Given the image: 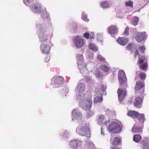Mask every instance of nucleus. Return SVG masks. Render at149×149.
<instances>
[{"mask_svg":"<svg viewBox=\"0 0 149 149\" xmlns=\"http://www.w3.org/2000/svg\"><path fill=\"white\" fill-rule=\"evenodd\" d=\"M145 58L144 57H139L138 64H141L143 63Z\"/></svg>","mask_w":149,"mask_h":149,"instance_id":"31","label":"nucleus"},{"mask_svg":"<svg viewBox=\"0 0 149 149\" xmlns=\"http://www.w3.org/2000/svg\"><path fill=\"white\" fill-rule=\"evenodd\" d=\"M81 108L86 111L89 110L92 105V101L90 98H87V99L83 101L81 103Z\"/></svg>","mask_w":149,"mask_h":149,"instance_id":"5","label":"nucleus"},{"mask_svg":"<svg viewBox=\"0 0 149 149\" xmlns=\"http://www.w3.org/2000/svg\"><path fill=\"white\" fill-rule=\"evenodd\" d=\"M50 57L49 56H47L44 59V61L45 62H48L50 60Z\"/></svg>","mask_w":149,"mask_h":149,"instance_id":"44","label":"nucleus"},{"mask_svg":"<svg viewBox=\"0 0 149 149\" xmlns=\"http://www.w3.org/2000/svg\"><path fill=\"white\" fill-rule=\"evenodd\" d=\"M101 87L102 88H105V86L104 85H102Z\"/></svg>","mask_w":149,"mask_h":149,"instance_id":"51","label":"nucleus"},{"mask_svg":"<svg viewBox=\"0 0 149 149\" xmlns=\"http://www.w3.org/2000/svg\"><path fill=\"white\" fill-rule=\"evenodd\" d=\"M101 70L106 72H108L109 70V68L107 66L103 65H101L100 67Z\"/></svg>","mask_w":149,"mask_h":149,"instance_id":"25","label":"nucleus"},{"mask_svg":"<svg viewBox=\"0 0 149 149\" xmlns=\"http://www.w3.org/2000/svg\"><path fill=\"white\" fill-rule=\"evenodd\" d=\"M142 97H136L134 102V105L137 108L140 107L142 103Z\"/></svg>","mask_w":149,"mask_h":149,"instance_id":"12","label":"nucleus"},{"mask_svg":"<svg viewBox=\"0 0 149 149\" xmlns=\"http://www.w3.org/2000/svg\"><path fill=\"white\" fill-rule=\"evenodd\" d=\"M138 123H136L132 129V131L134 133H142V129L143 127L142 126H138Z\"/></svg>","mask_w":149,"mask_h":149,"instance_id":"10","label":"nucleus"},{"mask_svg":"<svg viewBox=\"0 0 149 149\" xmlns=\"http://www.w3.org/2000/svg\"><path fill=\"white\" fill-rule=\"evenodd\" d=\"M139 18L137 17H133L132 19V21L133 25L134 26L136 25L139 22Z\"/></svg>","mask_w":149,"mask_h":149,"instance_id":"27","label":"nucleus"},{"mask_svg":"<svg viewBox=\"0 0 149 149\" xmlns=\"http://www.w3.org/2000/svg\"><path fill=\"white\" fill-rule=\"evenodd\" d=\"M146 74L145 73L142 72L139 74V77L142 80H144L146 78Z\"/></svg>","mask_w":149,"mask_h":149,"instance_id":"30","label":"nucleus"},{"mask_svg":"<svg viewBox=\"0 0 149 149\" xmlns=\"http://www.w3.org/2000/svg\"><path fill=\"white\" fill-rule=\"evenodd\" d=\"M144 86V82L143 83L140 81H137L136 83L135 88V92L137 93V92L141 90Z\"/></svg>","mask_w":149,"mask_h":149,"instance_id":"14","label":"nucleus"},{"mask_svg":"<svg viewBox=\"0 0 149 149\" xmlns=\"http://www.w3.org/2000/svg\"><path fill=\"white\" fill-rule=\"evenodd\" d=\"M141 139V135L139 134H136L134 135L133 137V140L136 142H139Z\"/></svg>","mask_w":149,"mask_h":149,"instance_id":"24","label":"nucleus"},{"mask_svg":"<svg viewBox=\"0 0 149 149\" xmlns=\"http://www.w3.org/2000/svg\"><path fill=\"white\" fill-rule=\"evenodd\" d=\"M77 142L76 140L72 141L70 142V145L74 146H77Z\"/></svg>","mask_w":149,"mask_h":149,"instance_id":"39","label":"nucleus"},{"mask_svg":"<svg viewBox=\"0 0 149 149\" xmlns=\"http://www.w3.org/2000/svg\"><path fill=\"white\" fill-rule=\"evenodd\" d=\"M76 132L82 136L89 137L90 135V129L86 125L77 128Z\"/></svg>","mask_w":149,"mask_h":149,"instance_id":"1","label":"nucleus"},{"mask_svg":"<svg viewBox=\"0 0 149 149\" xmlns=\"http://www.w3.org/2000/svg\"><path fill=\"white\" fill-rule=\"evenodd\" d=\"M118 80L120 84V86L127 85V79L125 72L119 71L118 72Z\"/></svg>","mask_w":149,"mask_h":149,"instance_id":"3","label":"nucleus"},{"mask_svg":"<svg viewBox=\"0 0 149 149\" xmlns=\"http://www.w3.org/2000/svg\"><path fill=\"white\" fill-rule=\"evenodd\" d=\"M119 100L121 102L127 94V91L125 88H120L118 89L117 91Z\"/></svg>","mask_w":149,"mask_h":149,"instance_id":"6","label":"nucleus"},{"mask_svg":"<svg viewBox=\"0 0 149 149\" xmlns=\"http://www.w3.org/2000/svg\"><path fill=\"white\" fill-rule=\"evenodd\" d=\"M103 100V98L101 96H98L95 97L93 100V102L96 103L101 102Z\"/></svg>","mask_w":149,"mask_h":149,"instance_id":"21","label":"nucleus"},{"mask_svg":"<svg viewBox=\"0 0 149 149\" xmlns=\"http://www.w3.org/2000/svg\"><path fill=\"white\" fill-rule=\"evenodd\" d=\"M104 116L103 115H100L98 116L97 120L99 122H101L104 119Z\"/></svg>","mask_w":149,"mask_h":149,"instance_id":"34","label":"nucleus"},{"mask_svg":"<svg viewBox=\"0 0 149 149\" xmlns=\"http://www.w3.org/2000/svg\"><path fill=\"white\" fill-rule=\"evenodd\" d=\"M129 28L128 27H126L125 31L124 32V34L128 35L129 34Z\"/></svg>","mask_w":149,"mask_h":149,"instance_id":"41","label":"nucleus"},{"mask_svg":"<svg viewBox=\"0 0 149 149\" xmlns=\"http://www.w3.org/2000/svg\"><path fill=\"white\" fill-rule=\"evenodd\" d=\"M77 57L79 58V57H80L81 58V59L82 58V55L80 54H77Z\"/></svg>","mask_w":149,"mask_h":149,"instance_id":"48","label":"nucleus"},{"mask_svg":"<svg viewBox=\"0 0 149 149\" xmlns=\"http://www.w3.org/2000/svg\"><path fill=\"white\" fill-rule=\"evenodd\" d=\"M100 5L103 8H107L109 7V5L106 1H101L100 3Z\"/></svg>","mask_w":149,"mask_h":149,"instance_id":"28","label":"nucleus"},{"mask_svg":"<svg viewBox=\"0 0 149 149\" xmlns=\"http://www.w3.org/2000/svg\"><path fill=\"white\" fill-rule=\"evenodd\" d=\"M147 65L145 63L141 65L140 67V68L143 70L145 69Z\"/></svg>","mask_w":149,"mask_h":149,"instance_id":"42","label":"nucleus"},{"mask_svg":"<svg viewBox=\"0 0 149 149\" xmlns=\"http://www.w3.org/2000/svg\"><path fill=\"white\" fill-rule=\"evenodd\" d=\"M109 28L108 32L111 34H114L117 29V28L115 25L111 26H109Z\"/></svg>","mask_w":149,"mask_h":149,"instance_id":"16","label":"nucleus"},{"mask_svg":"<svg viewBox=\"0 0 149 149\" xmlns=\"http://www.w3.org/2000/svg\"><path fill=\"white\" fill-rule=\"evenodd\" d=\"M128 115L133 118H137L139 115V113L134 111H130L127 113Z\"/></svg>","mask_w":149,"mask_h":149,"instance_id":"18","label":"nucleus"},{"mask_svg":"<svg viewBox=\"0 0 149 149\" xmlns=\"http://www.w3.org/2000/svg\"><path fill=\"white\" fill-rule=\"evenodd\" d=\"M101 133L102 134H104V133L102 132V128H101Z\"/></svg>","mask_w":149,"mask_h":149,"instance_id":"49","label":"nucleus"},{"mask_svg":"<svg viewBox=\"0 0 149 149\" xmlns=\"http://www.w3.org/2000/svg\"><path fill=\"white\" fill-rule=\"evenodd\" d=\"M84 37L85 38L88 39H94V36L93 34L92 35L90 34L88 32H86L84 34Z\"/></svg>","mask_w":149,"mask_h":149,"instance_id":"22","label":"nucleus"},{"mask_svg":"<svg viewBox=\"0 0 149 149\" xmlns=\"http://www.w3.org/2000/svg\"><path fill=\"white\" fill-rule=\"evenodd\" d=\"M78 90L79 92H83L85 91V85L83 83L79 84L77 87Z\"/></svg>","mask_w":149,"mask_h":149,"instance_id":"20","label":"nucleus"},{"mask_svg":"<svg viewBox=\"0 0 149 149\" xmlns=\"http://www.w3.org/2000/svg\"><path fill=\"white\" fill-rule=\"evenodd\" d=\"M139 49L141 52V53L143 54L146 48L143 45L139 47Z\"/></svg>","mask_w":149,"mask_h":149,"instance_id":"37","label":"nucleus"},{"mask_svg":"<svg viewBox=\"0 0 149 149\" xmlns=\"http://www.w3.org/2000/svg\"><path fill=\"white\" fill-rule=\"evenodd\" d=\"M31 7L33 9L36 10L35 11V12L36 13H41L45 12L46 10L45 8L42 9V6L38 3L36 5L35 4L34 5H33Z\"/></svg>","mask_w":149,"mask_h":149,"instance_id":"9","label":"nucleus"},{"mask_svg":"<svg viewBox=\"0 0 149 149\" xmlns=\"http://www.w3.org/2000/svg\"><path fill=\"white\" fill-rule=\"evenodd\" d=\"M129 39L124 37H119L117 40V42L120 45H125L128 42Z\"/></svg>","mask_w":149,"mask_h":149,"instance_id":"13","label":"nucleus"},{"mask_svg":"<svg viewBox=\"0 0 149 149\" xmlns=\"http://www.w3.org/2000/svg\"><path fill=\"white\" fill-rule=\"evenodd\" d=\"M34 1V0H24V2L26 5L28 6L33 2Z\"/></svg>","mask_w":149,"mask_h":149,"instance_id":"33","label":"nucleus"},{"mask_svg":"<svg viewBox=\"0 0 149 149\" xmlns=\"http://www.w3.org/2000/svg\"><path fill=\"white\" fill-rule=\"evenodd\" d=\"M73 28L74 29H76L77 26V25L76 23H73L72 24V25Z\"/></svg>","mask_w":149,"mask_h":149,"instance_id":"45","label":"nucleus"},{"mask_svg":"<svg viewBox=\"0 0 149 149\" xmlns=\"http://www.w3.org/2000/svg\"><path fill=\"white\" fill-rule=\"evenodd\" d=\"M74 42L76 46L78 48L82 47L84 44V40L79 36L75 38Z\"/></svg>","mask_w":149,"mask_h":149,"instance_id":"8","label":"nucleus"},{"mask_svg":"<svg viewBox=\"0 0 149 149\" xmlns=\"http://www.w3.org/2000/svg\"><path fill=\"white\" fill-rule=\"evenodd\" d=\"M93 112L91 111H90L89 112H87L86 114V116L88 118H90V117L94 115Z\"/></svg>","mask_w":149,"mask_h":149,"instance_id":"35","label":"nucleus"},{"mask_svg":"<svg viewBox=\"0 0 149 149\" xmlns=\"http://www.w3.org/2000/svg\"><path fill=\"white\" fill-rule=\"evenodd\" d=\"M137 56H139L140 54L139 53V50L136 49L134 53V56L136 57Z\"/></svg>","mask_w":149,"mask_h":149,"instance_id":"43","label":"nucleus"},{"mask_svg":"<svg viewBox=\"0 0 149 149\" xmlns=\"http://www.w3.org/2000/svg\"><path fill=\"white\" fill-rule=\"evenodd\" d=\"M111 149H120V148H119L118 147L116 146L111 147Z\"/></svg>","mask_w":149,"mask_h":149,"instance_id":"46","label":"nucleus"},{"mask_svg":"<svg viewBox=\"0 0 149 149\" xmlns=\"http://www.w3.org/2000/svg\"><path fill=\"white\" fill-rule=\"evenodd\" d=\"M125 5L126 6H130L132 8L133 7V3L131 1L126 2L125 3Z\"/></svg>","mask_w":149,"mask_h":149,"instance_id":"32","label":"nucleus"},{"mask_svg":"<svg viewBox=\"0 0 149 149\" xmlns=\"http://www.w3.org/2000/svg\"><path fill=\"white\" fill-rule=\"evenodd\" d=\"M72 115L75 117L76 119H79L78 118H82L81 114L80 112H78L77 110L75 109H74L72 111Z\"/></svg>","mask_w":149,"mask_h":149,"instance_id":"17","label":"nucleus"},{"mask_svg":"<svg viewBox=\"0 0 149 149\" xmlns=\"http://www.w3.org/2000/svg\"><path fill=\"white\" fill-rule=\"evenodd\" d=\"M144 90L142 89V92H141V93H140V94H142L143 93H144Z\"/></svg>","mask_w":149,"mask_h":149,"instance_id":"50","label":"nucleus"},{"mask_svg":"<svg viewBox=\"0 0 149 149\" xmlns=\"http://www.w3.org/2000/svg\"><path fill=\"white\" fill-rule=\"evenodd\" d=\"M108 129L110 132L113 133L119 132L121 130L120 125L116 122H113L111 123L108 127Z\"/></svg>","mask_w":149,"mask_h":149,"instance_id":"4","label":"nucleus"},{"mask_svg":"<svg viewBox=\"0 0 149 149\" xmlns=\"http://www.w3.org/2000/svg\"><path fill=\"white\" fill-rule=\"evenodd\" d=\"M51 84L54 87H58L59 86L64 84V81L63 78L61 76L54 77L52 79Z\"/></svg>","mask_w":149,"mask_h":149,"instance_id":"2","label":"nucleus"},{"mask_svg":"<svg viewBox=\"0 0 149 149\" xmlns=\"http://www.w3.org/2000/svg\"><path fill=\"white\" fill-rule=\"evenodd\" d=\"M97 59L100 61L102 62H105V59L103 58L100 55H98L97 56Z\"/></svg>","mask_w":149,"mask_h":149,"instance_id":"36","label":"nucleus"},{"mask_svg":"<svg viewBox=\"0 0 149 149\" xmlns=\"http://www.w3.org/2000/svg\"><path fill=\"white\" fill-rule=\"evenodd\" d=\"M146 143L143 144L142 145V147L143 149H144L146 148Z\"/></svg>","mask_w":149,"mask_h":149,"instance_id":"47","label":"nucleus"},{"mask_svg":"<svg viewBox=\"0 0 149 149\" xmlns=\"http://www.w3.org/2000/svg\"><path fill=\"white\" fill-rule=\"evenodd\" d=\"M40 41L41 42H46L47 40V36L44 33L43 31L41 32L39 36Z\"/></svg>","mask_w":149,"mask_h":149,"instance_id":"15","label":"nucleus"},{"mask_svg":"<svg viewBox=\"0 0 149 149\" xmlns=\"http://www.w3.org/2000/svg\"><path fill=\"white\" fill-rule=\"evenodd\" d=\"M121 141L119 137H116L114 138V141L113 142L112 144L113 145H118Z\"/></svg>","mask_w":149,"mask_h":149,"instance_id":"23","label":"nucleus"},{"mask_svg":"<svg viewBox=\"0 0 149 149\" xmlns=\"http://www.w3.org/2000/svg\"><path fill=\"white\" fill-rule=\"evenodd\" d=\"M146 33L145 32L138 33L135 37V39L138 42H140L145 38Z\"/></svg>","mask_w":149,"mask_h":149,"instance_id":"11","label":"nucleus"},{"mask_svg":"<svg viewBox=\"0 0 149 149\" xmlns=\"http://www.w3.org/2000/svg\"><path fill=\"white\" fill-rule=\"evenodd\" d=\"M133 45V44L132 43L129 44L127 45L126 47L128 50H130L132 49Z\"/></svg>","mask_w":149,"mask_h":149,"instance_id":"38","label":"nucleus"},{"mask_svg":"<svg viewBox=\"0 0 149 149\" xmlns=\"http://www.w3.org/2000/svg\"><path fill=\"white\" fill-rule=\"evenodd\" d=\"M89 48L90 49L95 52H97L98 50V48L95 46L94 45L91 43H90L89 45Z\"/></svg>","mask_w":149,"mask_h":149,"instance_id":"26","label":"nucleus"},{"mask_svg":"<svg viewBox=\"0 0 149 149\" xmlns=\"http://www.w3.org/2000/svg\"><path fill=\"white\" fill-rule=\"evenodd\" d=\"M82 19L86 22L88 21V19L87 18V16L84 15H82Z\"/></svg>","mask_w":149,"mask_h":149,"instance_id":"40","label":"nucleus"},{"mask_svg":"<svg viewBox=\"0 0 149 149\" xmlns=\"http://www.w3.org/2000/svg\"><path fill=\"white\" fill-rule=\"evenodd\" d=\"M85 146L88 149L89 148L93 147L94 145L91 141L88 140L86 141Z\"/></svg>","mask_w":149,"mask_h":149,"instance_id":"29","label":"nucleus"},{"mask_svg":"<svg viewBox=\"0 0 149 149\" xmlns=\"http://www.w3.org/2000/svg\"><path fill=\"white\" fill-rule=\"evenodd\" d=\"M139 120L140 123H141L143 125L145 120L144 115L143 114H139L138 117L136 118Z\"/></svg>","mask_w":149,"mask_h":149,"instance_id":"19","label":"nucleus"},{"mask_svg":"<svg viewBox=\"0 0 149 149\" xmlns=\"http://www.w3.org/2000/svg\"><path fill=\"white\" fill-rule=\"evenodd\" d=\"M40 48L43 54H47L49 53L51 47L49 45L44 43L40 45Z\"/></svg>","mask_w":149,"mask_h":149,"instance_id":"7","label":"nucleus"}]
</instances>
